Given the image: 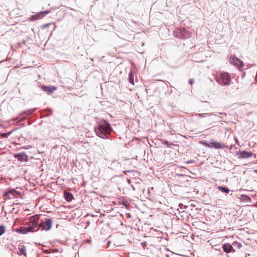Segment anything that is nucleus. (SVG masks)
Wrapping results in <instances>:
<instances>
[{
    "label": "nucleus",
    "mask_w": 257,
    "mask_h": 257,
    "mask_svg": "<svg viewBox=\"0 0 257 257\" xmlns=\"http://www.w3.org/2000/svg\"><path fill=\"white\" fill-rule=\"evenodd\" d=\"M38 220H39L38 216H33L31 217V222L34 224L33 225L35 226V225L37 224Z\"/></svg>",
    "instance_id": "dca6fc26"
},
{
    "label": "nucleus",
    "mask_w": 257,
    "mask_h": 257,
    "mask_svg": "<svg viewBox=\"0 0 257 257\" xmlns=\"http://www.w3.org/2000/svg\"><path fill=\"white\" fill-rule=\"evenodd\" d=\"M35 225H33L32 226H30L27 227L28 232H34L35 231Z\"/></svg>",
    "instance_id": "6ab92c4d"
},
{
    "label": "nucleus",
    "mask_w": 257,
    "mask_h": 257,
    "mask_svg": "<svg viewBox=\"0 0 257 257\" xmlns=\"http://www.w3.org/2000/svg\"><path fill=\"white\" fill-rule=\"evenodd\" d=\"M223 248L225 252L229 253L231 251V249L233 248V247L230 244L226 243L223 245Z\"/></svg>",
    "instance_id": "f8f14e48"
},
{
    "label": "nucleus",
    "mask_w": 257,
    "mask_h": 257,
    "mask_svg": "<svg viewBox=\"0 0 257 257\" xmlns=\"http://www.w3.org/2000/svg\"><path fill=\"white\" fill-rule=\"evenodd\" d=\"M16 194L20 195L21 193L20 192L16 191L15 189H12L7 192H6L4 194V196L6 197L7 199H11L16 197Z\"/></svg>",
    "instance_id": "39448f33"
},
{
    "label": "nucleus",
    "mask_w": 257,
    "mask_h": 257,
    "mask_svg": "<svg viewBox=\"0 0 257 257\" xmlns=\"http://www.w3.org/2000/svg\"><path fill=\"white\" fill-rule=\"evenodd\" d=\"M202 144H203V145L207 147H208V148H212V146H211L210 143V144H208V143H207L206 142H204Z\"/></svg>",
    "instance_id": "4be33fe9"
},
{
    "label": "nucleus",
    "mask_w": 257,
    "mask_h": 257,
    "mask_svg": "<svg viewBox=\"0 0 257 257\" xmlns=\"http://www.w3.org/2000/svg\"><path fill=\"white\" fill-rule=\"evenodd\" d=\"M50 13V11H45L41 12L40 13H37L36 15H33L31 17V20H38L39 19H42L44 16V14L47 15L48 14H49Z\"/></svg>",
    "instance_id": "0eeeda50"
},
{
    "label": "nucleus",
    "mask_w": 257,
    "mask_h": 257,
    "mask_svg": "<svg viewBox=\"0 0 257 257\" xmlns=\"http://www.w3.org/2000/svg\"><path fill=\"white\" fill-rule=\"evenodd\" d=\"M134 73H133V72L131 71L129 73V75H128V81L133 85H134Z\"/></svg>",
    "instance_id": "2eb2a0df"
},
{
    "label": "nucleus",
    "mask_w": 257,
    "mask_h": 257,
    "mask_svg": "<svg viewBox=\"0 0 257 257\" xmlns=\"http://www.w3.org/2000/svg\"><path fill=\"white\" fill-rule=\"evenodd\" d=\"M10 196H11L13 197V194H10Z\"/></svg>",
    "instance_id": "a878e982"
},
{
    "label": "nucleus",
    "mask_w": 257,
    "mask_h": 257,
    "mask_svg": "<svg viewBox=\"0 0 257 257\" xmlns=\"http://www.w3.org/2000/svg\"><path fill=\"white\" fill-rule=\"evenodd\" d=\"M231 81L230 75L227 72H221L219 78V82L224 85H228Z\"/></svg>",
    "instance_id": "f03ea898"
},
{
    "label": "nucleus",
    "mask_w": 257,
    "mask_h": 257,
    "mask_svg": "<svg viewBox=\"0 0 257 257\" xmlns=\"http://www.w3.org/2000/svg\"><path fill=\"white\" fill-rule=\"evenodd\" d=\"M217 188L220 191H221L223 192L227 193L229 191V190L227 188L223 187L222 186H218Z\"/></svg>",
    "instance_id": "f3484780"
},
{
    "label": "nucleus",
    "mask_w": 257,
    "mask_h": 257,
    "mask_svg": "<svg viewBox=\"0 0 257 257\" xmlns=\"http://www.w3.org/2000/svg\"><path fill=\"white\" fill-rule=\"evenodd\" d=\"M14 157L20 161H27L28 160V157L24 152L20 154H16L14 155Z\"/></svg>",
    "instance_id": "6e6552de"
},
{
    "label": "nucleus",
    "mask_w": 257,
    "mask_h": 257,
    "mask_svg": "<svg viewBox=\"0 0 257 257\" xmlns=\"http://www.w3.org/2000/svg\"><path fill=\"white\" fill-rule=\"evenodd\" d=\"M64 196L65 199L68 202L72 201L74 199L73 195L66 191H64Z\"/></svg>",
    "instance_id": "9b49d317"
},
{
    "label": "nucleus",
    "mask_w": 257,
    "mask_h": 257,
    "mask_svg": "<svg viewBox=\"0 0 257 257\" xmlns=\"http://www.w3.org/2000/svg\"><path fill=\"white\" fill-rule=\"evenodd\" d=\"M210 145L212 146V148H214L217 149L223 148L224 147V145L223 144L213 140L210 141Z\"/></svg>",
    "instance_id": "1a4fd4ad"
},
{
    "label": "nucleus",
    "mask_w": 257,
    "mask_h": 257,
    "mask_svg": "<svg viewBox=\"0 0 257 257\" xmlns=\"http://www.w3.org/2000/svg\"><path fill=\"white\" fill-rule=\"evenodd\" d=\"M52 225V220L50 218H45L44 220H42L39 224V227L42 230L48 231L50 230Z\"/></svg>",
    "instance_id": "7ed1b4c3"
},
{
    "label": "nucleus",
    "mask_w": 257,
    "mask_h": 257,
    "mask_svg": "<svg viewBox=\"0 0 257 257\" xmlns=\"http://www.w3.org/2000/svg\"><path fill=\"white\" fill-rule=\"evenodd\" d=\"M6 231L5 227L3 225L0 226V236L3 234Z\"/></svg>",
    "instance_id": "a211bd4d"
},
{
    "label": "nucleus",
    "mask_w": 257,
    "mask_h": 257,
    "mask_svg": "<svg viewBox=\"0 0 257 257\" xmlns=\"http://www.w3.org/2000/svg\"><path fill=\"white\" fill-rule=\"evenodd\" d=\"M230 63L238 68H242L243 66V62L235 56H230Z\"/></svg>",
    "instance_id": "20e7f679"
},
{
    "label": "nucleus",
    "mask_w": 257,
    "mask_h": 257,
    "mask_svg": "<svg viewBox=\"0 0 257 257\" xmlns=\"http://www.w3.org/2000/svg\"><path fill=\"white\" fill-rule=\"evenodd\" d=\"M32 148H33V147L32 146L28 145V146L22 147L21 148V149L28 150V149H31Z\"/></svg>",
    "instance_id": "412c9836"
},
{
    "label": "nucleus",
    "mask_w": 257,
    "mask_h": 257,
    "mask_svg": "<svg viewBox=\"0 0 257 257\" xmlns=\"http://www.w3.org/2000/svg\"><path fill=\"white\" fill-rule=\"evenodd\" d=\"M11 133H3L1 134V135L3 138H7L8 136H10Z\"/></svg>",
    "instance_id": "aec40b11"
},
{
    "label": "nucleus",
    "mask_w": 257,
    "mask_h": 257,
    "mask_svg": "<svg viewBox=\"0 0 257 257\" xmlns=\"http://www.w3.org/2000/svg\"><path fill=\"white\" fill-rule=\"evenodd\" d=\"M194 83V80L192 79H190L189 81V83L190 84V85H192Z\"/></svg>",
    "instance_id": "5701e85b"
},
{
    "label": "nucleus",
    "mask_w": 257,
    "mask_h": 257,
    "mask_svg": "<svg viewBox=\"0 0 257 257\" xmlns=\"http://www.w3.org/2000/svg\"><path fill=\"white\" fill-rule=\"evenodd\" d=\"M236 155L239 159H242L251 157L252 156V153L245 151H239L237 152Z\"/></svg>",
    "instance_id": "423d86ee"
},
{
    "label": "nucleus",
    "mask_w": 257,
    "mask_h": 257,
    "mask_svg": "<svg viewBox=\"0 0 257 257\" xmlns=\"http://www.w3.org/2000/svg\"><path fill=\"white\" fill-rule=\"evenodd\" d=\"M254 172H255L256 173H257V170H254Z\"/></svg>",
    "instance_id": "393cba45"
},
{
    "label": "nucleus",
    "mask_w": 257,
    "mask_h": 257,
    "mask_svg": "<svg viewBox=\"0 0 257 257\" xmlns=\"http://www.w3.org/2000/svg\"><path fill=\"white\" fill-rule=\"evenodd\" d=\"M17 232L22 234H26L28 233L27 227H21L18 229Z\"/></svg>",
    "instance_id": "4468645a"
},
{
    "label": "nucleus",
    "mask_w": 257,
    "mask_h": 257,
    "mask_svg": "<svg viewBox=\"0 0 257 257\" xmlns=\"http://www.w3.org/2000/svg\"><path fill=\"white\" fill-rule=\"evenodd\" d=\"M111 129L110 124L104 121L95 128V132L97 136L101 138H105L110 134Z\"/></svg>",
    "instance_id": "f257e3e1"
},
{
    "label": "nucleus",
    "mask_w": 257,
    "mask_h": 257,
    "mask_svg": "<svg viewBox=\"0 0 257 257\" xmlns=\"http://www.w3.org/2000/svg\"><path fill=\"white\" fill-rule=\"evenodd\" d=\"M43 90L46 92H48L49 93H52L54 90L56 89V88L54 86H44L43 87Z\"/></svg>",
    "instance_id": "ddd939ff"
},
{
    "label": "nucleus",
    "mask_w": 257,
    "mask_h": 257,
    "mask_svg": "<svg viewBox=\"0 0 257 257\" xmlns=\"http://www.w3.org/2000/svg\"><path fill=\"white\" fill-rule=\"evenodd\" d=\"M48 25H49V24H46V25H45L44 26H43V27H44V28H46V27H48Z\"/></svg>",
    "instance_id": "b1692460"
},
{
    "label": "nucleus",
    "mask_w": 257,
    "mask_h": 257,
    "mask_svg": "<svg viewBox=\"0 0 257 257\" xmlns=\"http://www.w3.org/2000/svg\"><path fill=\"white\" fill-rule=\"evenodd\" d=\"M17 253L19 255H24L26 256L27 252L26 247L23 245H19Z\"/></svg>",
    "instance_id": "9d476101"
}]
</instances>
